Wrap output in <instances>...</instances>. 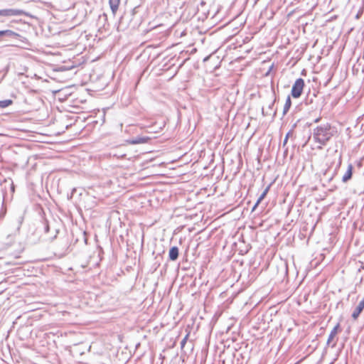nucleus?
Returning <instances> with one entry per match:
<instances>
[{
	"instance_id": "obj_13",
	"label": "nucleus",
	"mask_w": 364,
	"mask_h": 364,
	"mask_svg": "<svg viewBox=\"0 0 364 364\" xmlns=\"http://www.w3.org/2000/svg\"><path fill=\"white\" fill-rule=\"evenodd\" d=\"M12 102H13L11 100H1V101H0V108L7 107L9 105H11L12 104Z\"/></svg>"
},
{
	"instance_id": "obj_17",
	"label": "nucleus",
	"mask_w": 364,
	"mask_h": 364,
	"mask_svg": "<svg viewBox=\"0 0 364 364\" xmlns=\"http://www.w3.org/2000/svg\"><path fill=\"white\" fill-rule=\"evenodd\" d=\"M11 191H14V185H12V186H11Z\"/></svg>"
},
{
	"instance_id": "obj_11",
	"label": "nucleus",
	"mask_w": 364,
	"mask_h": 364,
	"mask_svg": "<svg viewBox=\"0 0 364 364\" xmlns=\"http://www.w3.org/2000/svg\"><path fill=\"white\" fill-rule=\"evenodd\" d=\"M291 97H290V96H288L286 100L284 106L283 115H285L287 113V112L289 111V109L291 107Z\"/></svg>"
},
{
	"instance_id": "obj_12",
	"label": "nucleus",
	"mask_w": 364,
	"mask_h": 364,
	"mask_svg": "<svg viewBox=\"0 0 364 364\" xmlns=\"http://www.w3.org/2000/svg\"><path fill=\"white\" fill-rule=\"evenodd\" d=\"M268 191H269V187H267L264 191H263V193L260 195V196L259 197V198L257 199L255 206L253 207V210H255L256 208V207L261 203V201L264 198V197L266 196L267 193H268Z\"/></svg>"
},
{
	"instance_id": "obj_10",
	"label": "nucleus",
	"mask_w": 364,
	"mask_h": 364,
	"mask_svg": "<svg viewBox=\"0 0 364 364\" xmlns=\"http://www.w3.org/2000/svg\"><path fill=\"white\" fill-rule=\"evenodd\" d=\"M339 328V324L338 323L333 329L332 331H331V333L329 334V336H328V341H327V343L328 344H330L333 339L334 338V337L336 336V335L338 333V328Z\"/></svg>"
},
{
	"instance_id": "obj_9",
	"label": "nucleus",
	"mask_w": 364,
	"mask_h": 364,
	"mask_svg": "<svg viewBox=\"0 0 364 364\" xmlns=\"http://www.w3.org/2000/svg\"><path fill=\"white\" fill-rule=\"evenodd\" d=\"M148 140L147 137H141L137 136L134 139L129 141V144H144L146 143Z\"/></svg>"
},
{
	"instance_id": "obj_15",
	"label": "nucleus",
	"mask_w": 364,
	"mask_h": 364,
	"mask_svg": "<svg viewBox=\"0 0 364 364\" xmlns=\"http://www.w3.org/2000/svg\"><path fill=\"white\" fill-rule=\"evenodd\" d=\"M45 229H46V232H47V231H48V230H49V226H48V225H46V227H45Z\"/></svg>"
},
{
	"instance_id": "obj_2",
	"label": "nucleus",
	"mask_w": 364,
	"mask_h": 364,
	"mask_svg": "<svg viewBox=\"0 0 364 364\" xmlns=\"http://www.w3.org/2000/svg\"><path fill=\"white\" fill-rule=\"evenodd\" d=\"M304 87V81L302 78H298L294 83L291 88V95L294 98H298L301 96Z\"/></svg>"
},
{
	"instance_id": "obj_16",
	"label": "nucleus",
	"mask_w": 364,
	"mask_h": 364,
	"mask_svg": "<svg viewBox=\"0 0 364 364\" xmlns=\"http://www.w3.org/2000/svg\"><path fill=\"white\" fill-rule=\"evenodd\" d=\"M186 343V338H184L182 341H181V345L183 346Z\"/></svg>"
},
{
	"instance_id": "obj_4",
	"label": "nucleus",
	"mask_w": 364,
	"mask_h": 364,
	"mask_svg": "<svg viewBox=\"0 0 364 364\" xmlns=\"http://www.w3.org/2000/svg\"><path fill=\"white\" fill-rule=\"evenodd\" d=\"M363 309H364V297L362 299V300L358 303V304L355 308V309L352 314L353 318L355 320L357 319Z\"/></svg>"
},
{
	"instance_id": "obj_14",
	"label": "nucleus",
	"mask_w": 364,
	"mask_h": 364,
	"mask_svg": "<svg viewBox=\"0 0 364 364\" xmlns=\"http://www.w3.org/2000/svg\"><path fill=\"white\" fill-rule=\"evenodd\" d=\"M289 134H290L289 132L287 134V136H286V137H285V139L284 140V145L287 144Z\"/></svg>"
},
{
	"instance_id": "obj_6",
	"label": "nucleus",
	"mask_w": 364,
	"mask_h": 364,
	"mask_svg": "<svg viewBox=\"0 0 364 364\" xmlns=\"http://www.w3.org/2000/svg\"><path fill=\"white\" fill-rule=\"evenodd\" d=\"M16 37L18 34L11 30L0 31V39L3 37Z\"/></svg>"
},
{
	"instance_id": "obj_1",
	"label": "nucleus",
	"mask_w": 364,
	"mask_h": 364,
	"mask_svg": "<svg viewBox=\"0 0 364 364\" xmlns=\"http://www.w3.org/2000/svg\"><path fill=\"white\" fill-rule=\"evenodd\" d=\"M336 133V129L326 123L314 129V139L320 144L325 145Z\"/></svg>"
},
{
	"instance_id": "obj_18",
	"label": "nucleus",
	"mask_w": 364,
	"mask_h": 364,
	"mask_svg": "<svg viewBox=\"0 0 364 364\" xmlns=\"http://www.w3.org/2000/svg\"><path fill=\"white\" fill-rule=\"evenodd\" d=\"M319 120H320V119H319V118H318V119H316L315 120V122H318Z\"/></svg>"
},
{
	"instance_id": "obj_3",
	"label": "nucleus",
	"mask_w": 364,
	"mask_h": 364,
	"mask_svg": "<svg viewBox=\"0 0 364 364\" xmlns=\"http://www.w3.org/2000/svg\"><path fill=\"white\" fill-rule=\"evenodd\" d=\"M23 13V11L19 9H8L0 10V16H19L21 15Z\"/></svg>"
},
{
	"instance_id": "obj_8",
	"label": "nucleus",
	"mask_w": 364,
	"mask_h": 364,
	"mask_svg": "<svg viewBox=\"0 0 364 364\" xmlns=\"http://www.w3.org/2000/svg\"><path fill=\"white\" fill-rule=\"evenodd\" d=\"M352 170H353V166L351 164H350L348 167V169H347L346 173L343 176V178H342L343 182H347L348 180H350L351 178Z\"/></svg>"
},
{
	"instance_id": "obj_7",
	"label": "nucleus",
	"mask_w": 364,
	"mask_h": 364,
	"mask_svg": "<svg viewBox=\"0 0 364 364\" xmlns=\"http://www.w3.org/2000/svg\"><path fill=\"white\" fill-rule=\"evenodd\" d=\"M109 4L113 14H115L118 10L120 0H109Z\"/></svg>"
},
{
	"instance_id": "obj_5",
	"label": "nucleus",
	"mask_w": 364,
	"mask_h": 364,
	"mask_svg": "<svg viewBox=\"0 0 364 364\" xmlns=\"http://www.w3.org/2000/svg\"><path fill=\"white\" fill-rule=\"evenodd\" d=\"M168 257L170 260L175 261L178 257V248L177 247H172L168 252Z\"/></svg>"
},
{
	"instance_id": "obj_19",
	"label": "nucleus",
	"mask_w": 364,
	"mask_h": 364,
	"mask_svg": "<svg viewBox=\"0 0 364 364\" xmlns=\"http://www.w3.org/2000/svg\"><path fill=\"white\" fill-rule=\"evenodd\" d=\"M274 102H273L272 103V105H269V107H272V105H274Z\"/></svg>"
}]
</instances>
